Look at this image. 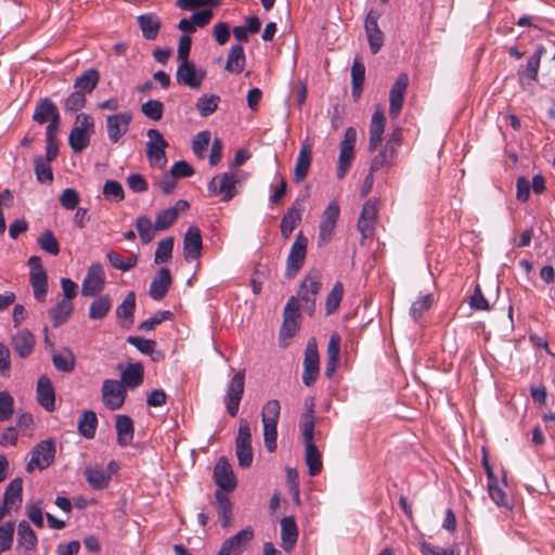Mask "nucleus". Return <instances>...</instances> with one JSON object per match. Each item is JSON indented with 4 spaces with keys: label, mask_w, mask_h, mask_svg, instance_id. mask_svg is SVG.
<instances>
[{
    "label": "nucleus",
    "mask_w": 555,
    "mask_h": 555,
    "mask_svg": "<svg viewBox=\"0 0 555 555\" xmlns=\"http://www.w3.org/2000/svg\"><path fill=\"white\" fill-rule=\"evenodd\" d=\"M247 178V173L241 170H230L215 176L208 184L211 195L220 196L221 201L229 202L237 193L236 186Z\"/></svg>",
    "instance_id": "nucleus-1"
},
{
    "label": "nucleus",
    "mask_w": 555,
    "mask_h": 555,
    "mask_svg": "<svg viewBox=\"0 0 555 555\" xmlns=\"http://www.w3.org/2000/svg\"><path fill=\"white\" fill-rule=\"evenodd\" d=\"M300 305L295 296H292L283 311V323L280 330V345L287 347L289 339H292L299 330L300 320Z\"/></svg>",
    "instance_id": "nucleus-2"
},
{
    "label": "nucleus",
    "mask_w": 555,
    "mask_h": 555,
    "mask_svg": "<svg viewBox=\"0 0 555 555\" xmlns=\"http://www.w3.org/2000/svg\"><path fill=\"white\" fill-rule=\"evenodd\" d=\"M357 141V131L349 127L345 130L344 139L339 144V155L337 162L336 176L338 180H343L354 159V145Z\"/></svg>",
    "instance_id": "nucleus-3"
},
{
    "label": "nucleus",
    "mask_w": 555,
    "mask_h": 555,
    "mask_svg": "<svg viewBox=\"0 0 555 555\" xmlns=\"http://www.w3.org/2000/svg\"><path fill=\"white\" fill-rule=\"evenodd\" d=\"M245 389V370L237 371L227 386L223 402L230 416L235 417L238 413L240 403Z\"/></svg>",
    "instance_id": "nucleus-4"
},
{
    "label": "nucleus",
    "mask_w": 555,
    "mask_h": 555,
    "mask_svg": "<svg viewBox=\"0 0 555 555\" xmlns=\"http://www.w3.org/2000/svg\"><path fill=\"white\" fill-rule=\"evenodd\" d=\"M33 120L40 125L49 121L46 131H49L50 129L59 131L61 116L57 106L49 98L40 99L35 106Z\"/></svg>",
    "instance_id": "nucleus-5"
},
{
    "label": "nucleus",
    "mask_w": 555,
    "mask_h": 555,
    "mask_svg": "<svg viewBox=\"0 0 555 555\" xmlns=\"http://www.w3.org/2000/svg\"><path fill=\"white\" fill-rule=\"evenodd\" d=\"M29 282L34 291V297L38 301H44L48 292V276L44 268L42 267L41 258L39 256H31L28 259Z\"/></svg>",
    "instance_id": "nucleus-6"
},
{
    "label": "nucleus",
    "mask_w": 555,
    "mask_h": 555,
    "mask_svg": "<svg viewBox=\"0 0 555 555\" xmlns=\"http://www.w3.org/2000/svg\"><path fill=\"white\" fill-rule=\"evenodd\" d=\"M101 392L103 404L111 411L120 409L127 397L124 384L117 379H105Z\"/></svg>",
    "instance_id": "nucleus-7"
},
{
    "label": "nucleus",
    "mask_w": 555,
    "mask_h": 555,
    "mask_svg": "<svg viewBox=\"0 0 555 555\" xmlns=\"http://www.w3.org/2000/svg\"><path fill=\"white\" fill-rule=\"evenodd\" d=\"M55 456V444L52 439H47L38 443L31 451V459L26 466L27 472L35 468L42 470L49 467Z\"/></svg>",
    "instance_id": "nucleus-8"
},
{
    "label": "nucleus",
    "mask_w": 555,
    "mask_h": 555,
    "mask_svg": "<svg viewBox=\"0 0 555 555\" xmlns=\"http://www.w3.org/2000/svg\"><path fill=\"white\" fill-rule=\"evenodd\" d=\"M320 357L315 338H310L306 346L304 358L302 383L306 386H312L319 376Z\"/></svg>",
    "instance_id": "nucleus-9"
},
{
    "label": "nucleus",
    "mask_w": 555,
    "mask_h": 555,
    "mask_svg": "<svg viewBox=\"0 0 555 555\" xmlns=\"http://www.w3.org/2000/svg\"><path fill=\"white\" fill-rule=\"evenodd\" d=\"M322 283L318 273L308 275L300 284L298 296L296 297L301 300L302 308L312 315L315 309V296L321 289Z\"/></svg>",
    "instance_id": "nucleus-10"
},
{
    "label": "nucleus",
    "mask_w": 555,
    "mask_h": 555,
    "mask_svg": "<svg viewBox=\"0 0 555 555\" xmlns=\"http://www.w3.org/2000/svg\"><path fill=\"white\" fill-rule=\"evenodd\" d=\"M308 238L299 232L292 244L286 260V276L293 278L302 267L307 255Z\"/></svg>",
    "instance_id": "nucleus-11"
},
{
    "label": "nucleus",
    "mask_w": 555,
    "mask_h": 555,
    "mask_svg": "<svg viewBox=\"0 0 555 555\" xmlns=\"http://www.w3.org/2000/svg\"><path fill=\"white\" fill-rule=\"evenodd\" d=\"M105 287V273L100 262H93L82 281L81 294L92 297L101 293Z\"/></svg>",
    "instance_id": "nucleus-12"
},
{
    "label": "nucleus",
    "mask_w": 555,
    "mask_h": 555,
    "mask_svg": "<svg viewBox=\"0 0 555 555\" xmlns=\"http://www.w3.org/2000/svg\"><path fill=\"white\" fill-rule=\"evenodd\" d=\"M214 481L218 486V490L232 492L237 486L232 466L225 456L219 457L214 467Z\"/></svg>",
    "instance_id": "nucleus-13"
},
{
    "label": "nucleus",
    "mask_w": 555,
    "mask_h": 555,
    "mask_svg": "<svg viewBox=\"0 0 555 555\" xmlns=\"http://www.w3.org/2000/svg\"><path fill=\"white\" fill-rule=\"evenodd\" d=\"M132 120L130 112H122L106 116V130L111 143H117L129 130Z\"/></svg>",
    "instance_id": "nucleus-14"
},
{
    "label": "nucleus",
    "mask_w": 555,
    "mask_h": 555,
    "mask_svg": "<svg viewBox=\"0 0 555 555\" xmlns=\"http://www.w3.org/2000/svg\"><path fill=\"white\" fill-rule=\"evenodd\" d=\"M380 17V13L371 10L365 17L364 28L367 37L370 50L373 54H376L382 47L384 46V33L378 26V18Z\"/></svg>",
    "instance_id": "nucleus-15"
},
{
    "label": "nucleus",
    "mask_w": 555,
    "mask_h": 555,
    "mask_svg": "<svg viewBox=\"0 0 555 555\" xmlns=\"http://www.w3.org/2000/svg\"><path fill=\"white\" fill-rule=\"evenodd\" d=\"M409 86V76L402 73L389 91V116L397 118L403 107L404 96Z\"/></svg>",
    "instance_id": "nucleus-16"
},
{
    "label": "nucleus",
    "mask_w": 555,
    "mask_h": 555,
    "mask_svg": "<svg viewBox=\"0 0 555 555\" xmlns=\"http://www.w3.org/2000/svg\"><path fill=\"white\" fill-rule=\"evenodd\" d=\"M205 72L197 69L195 64L190 61L180 62L176 78L178 83L186 86L191 89H198L205 78Z\"/></svg>",
    "instance_id": "nucleus-17"
},
{
    "label": "nucleus",
    "mask_w": 555,
    "mask_h": 555,
    "mask_svg": "<svg viewBox=\"0 0 555 555\" xmlns=\"http://www.w3.org/2000/svg\"><path fill=\"white\" fill-rule=\"evenodd\" d=\"M254 538V530L246 527L235 535L227 539L217 555H240Z\"/></svg>",
    "instance_id": "nucleus-18"
},
{
    "label": "nucleus",
    "mask_w": 555,
    "mask_h": 555,
    "mask_svg": "<svg viewBox=\"0 0 555 555\" xmlns=\"http://www.w3.org/2000/svg\"><path fill=\"white\" fill-rule=\"evenodd\" d=\"M339 205L336 201H332L323 211L322 220L319 225V241L323 244L327 243L333 235L336 222L339 218Z\"/></svg>",
    "instance_id": "nucleus-19"
},
{
    "label": "nucleus",
    "mask_w": 555,
    "mask_h": 555,
    "mask_svg": "<svg viewBox=\"0 0 555 555\" xmlns=\"http://www.w3.org/2000/svg\"><path fill=\"white\" fill-rule=\"evenodd\" d=\"M172 284L170 270L166 267L160 268L153 276L150 285V296L154 300H162L167 295Z\"/></svg>",
    "instance_id": "nucleus-20"
},
{
    "label": "nucleus",
    "mask_w": 555,
    "mask_h": 555,
    "mask_svg": "<svg viewBox=\"0 0 555 555\" xmlns=\"http://www.w3.org/2000/svg\"><path fill=\"white\" fill-rule=\"evenodd\" d=\"M14 352L22 359L28 358L36 346V337L28 330H21L11 338Z\"/></svg>",
    "instance_id": "nucleus-21"
},
{
    "label": "nucleus",
    "mask_w": 555,
    "mask_h": 555,
    "mask_svg": "<svg viewBox=\"0 0 555 555\" xmlns=\"http://www.w3.org/2000/svg\"><path fill=\"white\" fill-rule=\"evenodd\" d=\"M37 400L47 411L52 412L55 409V392L51 379L42 375L37 382Z\"/></svg>",
    "instance_id": "nucleus-22"
},
{
    "label": "nucleus",
    "mask_w": 555,
    "mask_h": 555,
    "mask_svg": "<svg viewBox=\"0 0 555 555\" xmlns=\"http://www.w3.org/2000/svg\"><path fill=\"white\" fill-rule=\"evenodd\" d=\"M312 160V149L311 145L305 141L301 143L299 153L296 158L294 168V181L299 183L304 181L309 172Z\"/></svg>",
    "instance_id": "nucleus-23"
},
{
    "label": "nucleus",
    "mask_w": 555,
    "mask_h": 555,
    "mask_svg": "<svg viewBox=\"0 0 555 555\" xmlns=\"http://www.w3.org/2000/svg\"><path fill=\"white\" fill-rule=\"evenodd\" d=\"M203 240L197 227L191 225L183 240V251L186 259H197L201 256Z\"/></svg>",
    "instance_id": "nucleus-24"
},
{
    "label": "nucleus",
    "mask_w": 555,
    "mask_h": 555,
    "mask_svg": "<svg viewBox=\"0 0 555 555\" xmlns=\"http://www.w3.org/2000/svg\"><path fill=\"white\" fill-rule=\"evenodd\" d=\"M38 538L30 525L22 520L17 525V548H23L27 555L36 551Z\"/></svg>",
    "instance_id": "nucleus-25"
},
{
    "label": "nucleus",
    "mask_w": 555,
    "mask_h": 555,
    "mask_svg": "<svg viewBox=\"0 0 555 555\" xmlns=\"http://www.w3.org/2000/svg\"><path fill=\"white\" fill-rule=\"evenodd\" d=\"M137 22L142 36L146 40H155L162 28V20L155 13L141 14Z\"/></svg>",
    "instance_id": "nucleus-26"
},
{
    "label": "nucleus",
    "mask_w": 555,
    "mask_h": 555,
    "mask_svg": "<svg viewBox=\"0 0 555 555\" xmlns=\"http://www.w3.org/2000/svg\"><path fill=\"white\" fill-rule=\"evenodd\" d=\"M386 117L382 111H375L370 125L369 150L375 151L383 141Z\"/></svg>",
    "instance_id": "nucleus-27"
},
{
    "label": "nucleus",
    "mask_w": 555,
    "mask_h": 555,
    "mask_svg": "<svg viewBox=\"0 0 555 555\" xmlns=\"http://www.w3.org/2000/svg\"><path fill=\"white\" fill-rule=\"evenodd\" d=\"M115 427L117 433V443L120 447L131 444L134 434L133 421L127 415H116Z\"/></svg>",
    "instance_id": "nucleus-28"
},
{
    "label": "nucleus",
    "mask_w": 555,
    "mask_h": 555,
    "mask_svg": "<svg viewBox=\"0 0 555 555\" xmlns=\"http://www.w3.org/2000/svg\"><path fill=\"white\" fill-rule=\"evenodd\" d=\"M298 529L293 516L284 517L281 520L282 547L288 552L297 542Z\"/></svg>",
    "instance_id": "nucleus-29"
},
{
    "label": "nucleus",
    "mask_w": 555,
    "mask_h": 555,
    "mask_svg": "<svg viewBox=\"0 0 555 555\" xmlns=\"http://www.w3.org/2000/svg\"><path fill=\"white\" fill-rule=\"evenodd\" d=\"M326 352L327 360L324 374L327 378H332L336 371L340 353V336L337 333L331 335Z\"/></svg>",
    "instance_id": "nucleus-30"
},
{
    "label": "nucleus",
    "mask_w": 555,
    "mask_h": 555,
    "mask_svg": "<svg viewBox=\"0 0 555 555\" xmlns=\"http://www.w3.org/2000/svg\"><path fill=\"white\" fill-rule=\"evenodd\" d=\"M85 477L88 483L96 490L107 487L111 475L105 469L98 465H89L85 468Z\"/></svg>",
    "instance_id": "nucleus-31"
},
{
    "label": "nucleus",
    "mask_w": 555,
    "mask_h": 555,
    "mask_svg": "<svg viewBox=\"0 0 555 555\" xmlns=\"http://www.w3.org/2000/svg\"><path fill=\"white\" fill-rule=\"evenodd\" d=\"M100 81V74L95 68H90L76 77L74 88L82 94H90Z\"/></svg>",
    "instance_id": "nucleus-32"
},
{
    "label": "nucleus",
    "mask_w": 555,
    "mask_h": 555,
    "mask_svg": "<svg viewBox=\"0 0 555 555\" xmlns=\"http://www.w3.org/2000/svg\"><path fill=\"white\" fill-rule=\"evenodd\" d=\"M144 378V369L143 365L139 362L129 364L121 372V383L125 388L134 389L139 387L143 383Z\"/></svg>",
    "instance_id": "nucleus-33"
},
{
    "label": "nucleus",
    "mask_w": 555,
    "mask_h": 555,
    "mask_svg": "<svg viewBox=\"0 0 555 555\" xmlns=\"http://www.w3.org/2000/svg\"><path fill=\"white\" fill-rule=\"evenodd\" d=\"M245 63L244 48L241 44H234L229 51L225 69L232 74H241L245 67Z\"/></svg>",
    "instance_id": "nucleus-34"
},
{
    "label": "nucleus",
    "mask_w": 555,
    "mask_h": 555,
    "mask_svg": "<svg viewBox=\"0 0 555 555\" xmlns=\"http://www.w3.org/2000/svg\"><path fill=\"white\" fill-rule=\"evenodd\" d=\"M52 362L57 371L70 373L75 370L76 357L69 348H64L52 353Z\"/></svg>",
    "instance_id": "nucleus-35"
},
{
    "label": "nucleus",
    "mask_w": 555,
    "mask_h": 555,
    "mask_svg": "<svg viewBox=\"0 0 555 555\" xmlns=\"http://www.w3.org/2000/svg\"><path fill=\"white\" fill-rule=\"evenodd\" d=\"M23 480L21 478L13 479L7 487L3 503L9 508H20L22 504Z\"/></svg>",
    "instance_id": "nucleus-36"
},
{
    "label": "nucleus",
    "mask_w": 555,
    "mask_h": 555,
    "mask_svg": "<svg viewBox=\"0 0 555 555\" xmlns=\"http://www.w3.org/2000/svg\"><path fill=\"white\" fill-rule=\"evenodd\" d=\"M544 52V49L539 48L533 55H531L525 65L518 70V76L520 80L528 79L530 81H537L538 79V70L540 67L541 56Z\"/></svg>",
    "instance_id": "nucleus-37"
},
{
    "label": "nucleus",
    "mask_w": 555,
    "mask_h": 555,
    "mask_svg": "<svg viewBox=\"0 0 555 555\" xmlns=\"http://www.w3.org/2000/svg\"><path fill=\"white\" fill-rule=\"evenodd\" d=\"M74 310L73 302L67 299L60 300L49 311V317L52 320L53 326L59 327L64 324Z\"/></svg>",
    "instance_id": "nucleus-38"
},
{
    "label": "nucleus",
    "mask_w": 555,
    "mask_h": 555,
    "mask_svg": "<svg viewBox=\"0 0 555 555\" xmlns=\"http://www.w3.org/2000/svg\"><path fill=\"white\" fill-rule=\"evenodd\" d=\"M215 499L218 506V512L221 517L223 528H227L232 522V503L225 491L216 490Z\"/></svg>",
    "instance_id": "nucleus-39"
},
{
    "label": "nucleus",
    "mask_w": 555,
    "mask_h": 555,
    "mask_svg": "<svg viewBox=\"0 0 555 555\" xmlns=\"http://www.w3.org/2000/svg\"><path fill=\"white\" fill-rule=\"evenodd\" d=\"M301 220V211L299 208L291 207L287 209V211L284 214L282 220H281V234L284 238H288L294 231V229L297 227V224Z\"/></svg>",
    "instance_id": "nucleus-40"
},
{
    "label": "nucleus",
    "mask_w": 555,
    "mask_h": 555,
    "mask_svg": "<svg viewBox=\"0 0 555 555\" xmlns=\"http://www.w3.org/2000/svg\"><path fill=\"white\" fill-rule=\"evenodd\" d=\"M98 417L93 411H85L78 421V431L87 439H92L95 435Z\"/></svg>",
    "instance_id": "nucleus-41"
},
{
    "label": "nucleus",
    "mask_w": 555,
    "mask_h": 555,
    "mask_svg": "<svg viewBox=\"0 0 555 555\" xmlns=\"http://www.w3.org/2000/svg\"><path fill=\"white\" fill-rule=\"evenodd\" d=\"M92 132L81 128H73L68 135V144L74 153L82 152L89 144Z\"/></svg>",
    "instance_id": "nucleus-42"
},
{
    "label": "nucleus",
    "mask_w": 555,
    "mask_h": 555,
    "mask_svg": "<svg viewBox=\"0 0 555 555\" xmlns=\"http://www.w3.org/2000/svg\"><path fill=\"white\" fill-rule=\"evenodd\" d=\"M112 308V299L108 295H102L95 298L89 308V318L91 320L104 319Z\"/></svg>",
    "instance_id": "nucleus-43"
},
{
    "label": "nucleus",
    "mask_w": 555,
    "mask_h": 555,
    "mask_svg": "<svg viewBox=\"0 0 555 555\" xmlns=\"http://www.w3.org/2000/svg\"><path fill=\"white\" fill-rule=\"evenodd\" d=\"M127 343L134 346L141 353L151 356L154 361L158 360L159 352H156V341L142 336H128Z\"/></svg>",
    "instance_id": "nucleus-44"
},
{
    "label": "nucleus",
    "mask_w": 555,
    "mask_h": 555,
    "mask_svg": "<svg viewBox=\"0 0 555 555\" xmlns=\"http://www.w3.org/2000/svg\"><path fill=\"white\" fill-rule=\"evenodd\" d=\"M397 153L389 146H384L372 159L371 171L376 172L385 167H391L396 162Z\"/></svg>",
    "instance_id": "nucleus-45"
},
{
    "label": "nucleus",
    "mask_w": 555,
    "mask_h": 555,
    "mask_svg": "<svg viewBox=\"0 0 555 555\" xmlns=\"http://www.w3.org/2000/svg\"><path fill=\"white\" fill-rule=\"evenodd\" d=\"M111 266L122 272L129 271L134 268L139 261V255L132 254L130 257L125 259L120 254L115 250H111L106 255Z\"/></svg>",
    "instance_id": "nucleus-46"
},
{
    "label": "nucleus",
    "mask_w": 555,
    "mask_h": 555,
    "mask_svg": "<svg viewBox=\"0 0 555 555\" xmlns=\"http://www.w3.org/2000/svg\"><path fill=\"white\" fill-rule=\"evenodd\" d=\"M305 462L309 469L310 476H317L321 473L323 464L322 456L315 444L306 447Z\"/></svg>",
    "instance_id": "nucleus-47"
},
{
    "label": "nucleus",
    "mask_w": 555,
    "mask_h": 555,
    "mask_svg": "<svg viewBox=\"0 0 555 555\" xmlns=\"http://www.w3.org/2000/svg\"><path fill=\"white\" fill-rule=\"evenodd\" d=\"M135 228L143 244L150 243L154 238L155 232L158 231L155 228V222L152 223L151 219L146 216L137 218Z\"/></svg>",
    "instance_id": "nucleus-48"
},
{
    "label": "nucleus",
    "mask_w": 555,
    "mask_h": 555,
    "mask_svg": "<svg viewBox=\"0 0 555 555\" xmlns=\"http://www.w3.org/2000/svg\"><path fill=\"white\" fill-rule=\"evenodd\" d=\"M219 102L217 94H203L197 99L196 109L202 117H207L217 111Z\"/></svg>",
    "instance_id": "nucleus-49"
},
{
    "label": "nucleus",
    "mask_w": 555,
    "mask_h": 555,
    "mask_svg": "<svg viewBox=\"0 0 555 555\" xmlns=\"http://www.w3.org/2000/svg\"><path fill=\"white\" fill-rule=\"evenodd\" d=\"M37 244L43 251L52 256H57L60 254L59 241L51 230H44L41 232L37 238Z\"/></svg>",
    "instance_id": "nucleus-50"
},
{
    "label": "nucleus",
    "mask_w": 555,
    "mask_h": 555,
    "mask_svg": "<svg viewBox=\"0 0 555 555\" xmlns=\"http://www.w3.org/2000/svg\"><path fill=\"white\" fill-rule=\"evenodd\" d=\"M50 163L43 159L41 155L34 158L36 178L40 183H51L53 181V171Z\"/></svg>",
    "instance_id": "nucleus-51"
},
{
    "label": "nucleus",
    "mask_w": 555,
    "mask_h": 555,
    "mask_svg": "<svg viewBox=\"0 0 555 555\" xmlns=\"http://www.w3.org/2000/svg\"><path fill=\"white\" fill-rule=\"evenodd\" d=\"M173 243L175 238L172 236L163 238L158 242L154 257L155 263H165L172 258Z\"/></svg>",
    "instance_id": "nucleus-52"
},
{
    "label": "nucleus",
    "mask_w": 555,
    "mask_h": 555,
    "mask_svg": "<svg viewBox=\"0 0 555 555\" xmlns=\"http://www.w3.org/2000/svg\"><path fill=\"white\" fill-rule=\"evenodd\" d=\"M168 146H154L152 143H146V156L151 166L164 168L167 165V156L165 150Z\"/></svg>",
    "instance_id": "nucleus-53"
},
{
    "label": "nucleus",
    "mask_w": 555,
    "mask_h": 555,
    "mask_svg": "<svg viewBox=\"0 0 555 555\" xmlns=\"http://www.w3.org/2000/svg\"><path fill=\"white\" fill-rule=\"evenodd\" d=\"M135 310V294L129 292L122 302L116 308V315L118 319H128L129 323L133 322V313Z\"/></svg>",
    "instance_id": "nucleus-54"
},
{
    "label": "nucleus",
    "mask_w": 555,
    "mask_h": 555,
    "mask_svg": "<svg viewBox=\"0 0 555 555\" xmlns=\"http://www.w3.org/2000/svg\"><path fill=\"white\" fill-rule=\"evenodd\" d=\"M365 76V66L359 60H354L351 67V78H352V96L358 98L362 91V86L364 82Z\"/></svg>",
    "instance_id": "nucleus-55"
},
{
    "label": "nucleus",
    "mask_w": 555,
    "mask_h": 555,
    "mask_svg": "<svg viewBox=\"0 0 555 555\" xmlns=\"http://www.w3.org/2000/svg\"><path fill=\"white\" fill-rule=\"evenodd\" d=\"M488 493L491 500L498 505L502 507L509 508L507 494L505 491L499 486L498 477L494 480H488Z\"/></svg>",
    "instance_id": "nucleus-56"
},
{
    "label": "nucleus",
    "mask_w": 555,
    "mask_h": 555,
    "mask_svg": "<svg viewBox=\"0 0 555 555\" xmlns=\"http://www.w3.org/2000/svg\"><path fill=\"white\" fill-rule=\"evenodd\" d=\"M14 521H7L0 526V554L11 550L14 541Z\"/></svg>",
    "instance_id": "nucleus-57"
},
{
    "label": "nucleus",
    "mask_w": 555,
    "mask_h": 555,
    "mask_svg": "<svg viewBox=\"0 0 555 555\" xmlns=\"http://www.w3.org/2000/svg\"><path fill=\"white\" fill-rule=\"evenodd\" d=\"M433 302V295L428 294L421 296L412 304L410 308V315L415 321L420 320L423 317V314L431 308Z\"/></svg>",
    "instance_id": "nucleus-58"
},
{
    "label": "nucleus",
    "mask_w": 555,
    "mask_h": 555,
    "mask_svg": "<svg viewBox=\"0 0 555 555\" xmlns=\"http://www.w3.org/2000/svg\"><path fill=\"white\" fill-rule=\"evenodd\" d=\"M344 295V286L340 282H337L332 291L327 294L326 301H325V310L326 314L334 313L343 299Z\"/></svg>",
    "instance_id": "nucleus-59"
},
{
    "label": "nucleus",
    "mask_w": 555,
    "mask_h": 555,
    "mask_svg": "<svg viewBox=\"0 0 555 555\" xmlns=\"http://www.w3.org/2000/svg\"><path fill=\"white\" fill-rule=\"evenodd\" d=\"M142 114L152 119V120H160L164 114V104L158 100H149L141 105Z\"/></svg>",
    "instance_id": "nucleus-60"
},
{
    "label": "nucleus",
    "mask_w": 555,
    "mask_h": 555,
    "mask_svg": "<svg viewBox=\"0 0 555 555\" xmlns=\"http://www.w3.org/2000/svg\"><path fill=\"white\" fill-rule=\"evenodd\" d=\"M103 195L105 198L115 202H121L125 198L122 185L116 180H107L103 186Z\"/></svg>",
    "instance_id": "nucleus-61"
},
{
    "label": "nucleus",
    "mask_w": 555,
    "mask_h": 555,
    "mask_svg": "<svg viewBox=\"0 0 555 555\" xmlns=\"http://www.w3.org/2000/svg\"><path fill=\"white\" fill-rule=\"evenodd\" d=\"M209 131H201L194 137L192 141V150L198 158L203 159L205 157V152L209 145Z\"/></svg>",
    "instance_id": "nucleus-62"
},
{
    "label": "nucleus",
    "mask_w": 555,
    "mask_h": 555,
    "mask_svg": "<svg viewBox=\"0 0 555 555\" xmlns=\"http://www.w3.org/2000/svg\"><path fill=\"white\" fill-rule=\"evenodd\" d=\"M177 220V214L173 209H164L156 215L155 228L159 231L169 229Z\"/></svg>",
    "instance_id": "nucleus-63"
},
{
    "label": "nucleus",
    "mask_w": 555,
    "mask_h": 555,
    "mask_svg": "<svg viewBox=\"0 0 555 555\" xmlns=\"http://www.w3.org/2000/svg\"><path fill=\"white\" fill-rule=\"evenodd\" d=\"M87 103L86 95L75 89L64 101L66 112H77L85 107Z\"/></svg>",
    "instance_id": "nucleus-64"
}]
</instances>
